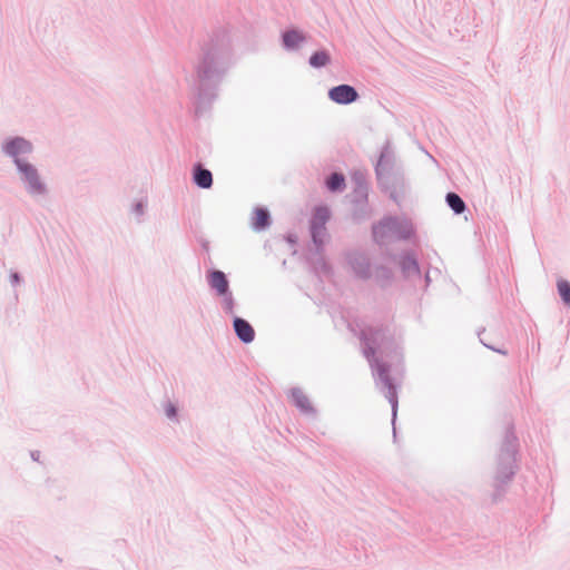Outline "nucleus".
I'll list each match as a JSON object with an SVG mask.
<instances>
[{"label":"nucleus","instance_id":"nucleus-25","mask_svg":"<svg viewBox=\"0 0 570 570\" xmlns=\"http://www.w3.org/2000/svg\"><path fill=\"white\" fill-rule=\"evenodd\" d=\"M557 291L562 303L570 307V282L564 278H559L557 281Z\"/></svg>","mask_w":570,"mask_h":570},{"label":"nucleus","instance_id":"nucleus-13","mask_svg":"<svg viewBox=\"0 0 570 570\" xmlns=\"http://www.w3.org/2000/svg\"><path fill=\"white\" fill-rule=\"evenodd\" d=\"M272 215L266 206H255L250 216V227L254 232H264L272 225Z\"/></svg>","mask_w":570,"mask_h":570},{"label":"nucleus","instance_id":"nucleus-1","mask_svg":"<svg viewBox=\"0 0 570 570\" xmlns=\"http://www.w3.org/2000/svg\"><path fill=\"white\" fill-rule=\"evenodd\" d=\"M232 30L230 23H218L199 43L195 66L196 96L193 102L195 118L203 117L212 109L218 96L219 86L232 66L234 57Z\"/></svg>","mask_w":570,"mask_h":570},{"label":"nucleus","instance_id":"nucleus-26","mask_svg":"<svg viewBox=\"0 0 570 570\" xmlns=\"http://www.w3.org/2000/svg\"><path fill=\"white\" fill-rule=\"evenodd\" d=\"M292 397L298 407L303 410L309 409V401L301 391H293Z\"/></svg>","mask_w":570,"mask_h":570},{"label":"nucleus","instance_id":"nucleus-3","mask_svg":"<svg viewBox=\"0 0 570 570\" xmlns=\"http://www.w3.org/2000/svg\"><path fill=\"white\" fill-rule=\"evenodd\" d=\"M375 173V179L381 193L385 194L396 205H401L402 199L406 196L410 185L405 177L403 166L389 167Z\"/></svg>","mask_w":570,"mask_h":570},{"label":"nucleus","instance_id":"nucleus-20","mask_svg":"<svg viewBox=\"0 0 570 570\" xmlns=\"http://www.w3.org/2000/svg\"><path fill=\"white\" fill-rule=\"evenodd\" d=\"M445 203L454 215H461L468 210V205L463 198L455 191H448L445 195Z\"/></svg>","mask_w":570,"mask_h":570},{"label":"nucleus","instance_id":"nucleus-33","mask_svg":"<svg viewBox=\"0 0 570 570\" xmlns=\"http://www.w3.org/2000/svg\"><path fill=\"white\" fill-rule=\"evenodd\" d=\"M377 370H379L381 373L385 372V370H384V367H383L382 365H377Z\"/></svg>","mask_w":570,"mask_h":570},{"label":"nucleus","instance_id":"nucleus-8","mask_svg":"<svg viewBox=\"0 0 570 570\" xmlns=\"http://www.w3.org/2000/svg\"><path fill=\"white\" fill-rule=\"evenodd\" d=\"M346 259L357 278L363 281L371 278V262L364 253L357 250L351 252L347 254Z\"/></svg>","mask_w":570,"mask_h":570},{"label":"nucleus","instance_id":"nucleus-19","mask_svg":"<svg viewBox=\"0 0 570 570\" xmlns=\"http://www.w3.org/2000/svg\"><path fill=\"white\" fill-rule=\"evenodd\" d=\"M374 279H375V283L382 289H386L393 283L394 273H393L392 268H390V267H387L385 265H379L375 268Z\"/></svg>","mask_w":570,"mask_h":570},{"label":"nucleus","instance_id":"nucleus-31","mask_svg":"<svg viewBox=\"0 0 570 570\" xmlns=\"http://www.w3.org/2000/svg\"><path fill=\"white\" fill-rule=\"evenodd\" d=\"M175 414H176L175 407L173 405H169L167 407V415L171 417V416H175Z\"/></svg>","mask_w":570,"mask_h":570},{"label":"nucleus","instance_id":"nucleus-10","mask_svg":"<svg viewBox=\"0 0 570 570\" xmlns=\"http://www.w3.org/2000/svg\"><path fill=\"white\" fill-rule=\"evenodd\" d=\"M331 218V210L326 205H317L313 208L309 218V233L327 234L326 224Z\"/></svg>","mask_w":570,"mask_h":570},{"label":"nucleus","instance_id":"nucleus-22","mask_svg":"<svg viewBox=\"0 0 570 570\" xmlns=\"http://www.w3.org/2000/svg\"><path fill=\"white\" fill-rule=\"evenodd\" d=\"M352 203L354 205L353 212H352V219L355 223H361L365 220L370 216V207L368 202L364 203L360 199H352Z\"/></svg>","mask_w":570,"mask_h":570},{"label":"nucleus","instance_id":"nucleus-12","mask_svg":"<svg viewBox=\"0 0 570 570\" xmlns=\"http://www.w3.org/2000/svg\"><path fill=\"white\" fill-rule=\"evenodd\" d=\"M191 181L200 189H210L214 185L213 173L202 161L191 167Z\"/></svg>","mask_w":570,"mask_h":570},{"label":"nucleus","instance_id":"nucleus-2","mask_svg":"<svg viewBox=\"0 0 570 570\" xmlns=\"http://www.w3.org/2000/svg\"><path fill=\"white\" fill-rule=\"evenodd\" d=\"M371 232L372 240L376 245H383L390 235L402 242H414L417 239V230L412 219L396 215H385L379 222L373 223Z\"/></svg>","mask_w":570,"mask_h":570},{"label":"nucleus","instance_id":"nucleus-17","mask_svg":"<svg viewBox=\"0 0 570 570\" xmlns=\"http://www.w3.org/2000/svg\"><path fill=\"white\" fill-rule=\"evenodd\" d=\"M324 186L330 193H343L346 188V177L342 171H332L325 177Z\"/></svg>","mask_w":570,"mask_h":570},{"label":"nucleus","instance_id":"nucleus-14","mask_svg":"<svg viewBox=\"0 0 570 570\" xmlns=\"http://www.w3.org/2000/svg\"><path fill=\"white\" fill-rule=\"evenodd\" d=\"M207 282L209 287L216 293L217 296L226 295L229 291V281L226 274L216 268L207 271Z\"/></svg>","mask_w":570,"mask_h":570},{"label":"nucleus","instance_id":"nucleus-23","mask_svg":"<svg viewBox=\"0 0 570 570\" xmlns=\"http://www.w3.org/2000/svg\"><path fill=\"white\" fill-rule=\"evenodd\" d=\"M223 298V309L230 315V321H246L245 318L234 314L235 301L232 291H227L226 295H219Z\"/></svg>","mask_w":570,"mask_h":570},{"label":"nucleus","instance_id":"nucleus-29","mask_svg":"<svg viewBox=\"0 0 570 570\" xmlns=\"http://www.w3.org/2000/svg\"><path fill=\"white\" fill-rule=\"evenodd\" d=\"M282 238L292 247H295L298 244V237L293 232H287L282 236Z\"/></svg>","mask_w":570,"mask_h":570},{"label":"nucleus","instance_id":"nucleus-21","mask_svg":"<svg viewBox=\"0 0 570 570\" xmlns=\"http://www.w3.org/2000/svg\"><path fill=\"white\" fill-rule=\"evenodd\" d=\"M312 244L308 246V255L307 256H321L325 253V236L327 234L323 233H309Z\"/></svg>","mask_w":570,"mask_h":570},{"label":"nucleus","instance_id":"nucleus-7","mask_svg":"<svg viewBox=\"0 0 570 570\" xmlns=\"http://www.w3.org/2000/svg\"><path fill=\"white\" fill-rule=\"evenodd\" d=\"M327 97L337 105L347 106L356 102L360 99V94L354 86L341 83L331 87L327 91Z\"/></svg>","mask_w":570,"mask_h":570},{"label":"nucleus","instance_id":"nucleus-28","mask_svg":"<svg viewBox=\"0 0 570 570\" xmlns=\"http://www.w3.org/2000/svg\"><path fill=\"white\" fill-rule=\"evenodd\" d=\"M9 281L13 287H17L23 283V277L18 271L11 269L9 273Z\"/></svg>","mask_w":570,"mask_h":570},{"label":"nucleus","instance_id":"nucleus-9","mask_svg":"<svg viewBox=\"0 0 570 570\" xmlns=\"http://www.w3.org/2000/svg\"><path fill=\"white\" fill-rule=\"evenodd\" d=\"M307 35L297 27L291 26L281 32V45L286 51H295L307 41Z\"/></svg>","mask_w":570,"mask_h":570},{"label":"nucleus","instance_id":"nucleus-32","mask_svg":"<svg viewBox=\"0 0 570 570\" xmlns=\"http://www.w3.org/2000/svg\"><path fill=\"white\" fill-rule=\"evenodd\" d=\"M424 281H425V285L428 286L430 284V282H431V277H430L429 272L425 274Z\"/></svg>","mask_w":570,"mask_h":570},{"label":"nucleus","instance_id":"nucleus-30","mask_svg":"<svg viewBox=\"0 0 570 570\" xmlns=\"http://www.w3.org/2000/svg\"><path fill=\"white\" fill-rule=\"evenodd\" d=\"M200 246L202 248L205 250V252H208L209 250V242L207 239H202L200 240Z\"/></svg>","mask_w":570,"mask_h":570},{"label":"nucleus","instance_id":"nucleus-16","mask_svg":"<svg viewBox=\"0 0 570 570\" xmlns=\"http://www.w3.org/2000/svg\"><path fill=\"white\" fill-rule=\"evenodd\" d=\"M399 167L401 164L396 163L394 151L391 148L390 141L387 140L381 148L379 158L374 165V171L383 170L389 167Z\"/></svg>","mask_w":570,"mask_h":570},{"label":"nucleus","instance_id":"nucleus-18","mask_svg":"<svg viewBox=\"0 0 570 570\" xmlns=\"http://www.w3.org/2000/svg\"><path fill=\"white\" fill-rule=\"evenodd\" d=\"M332 63V56L325 48L315 50L308 58V65L314 69H322Z\"/></svg>","mask_w":570,"mask_h":570},{"label":"nucleus","instance_id":"nucleus-27","mask_svg":"<svg viewBox=\"0 0 570 570\" xmlns=\"http://www.w3.org/2000/svg\"><path fill=\"white\" fill-rule=\"evenodd\" d=\"M146 208H147L146 199H139V200L135 202L131 206L132 213H135L137 216H142L145 214Z\"/></svg>","mask_w":570,"mask_h":570},{"label":"nucleus","instance_id":"nucleus-6","mask_svg":"<svg viewBox=\"0 0 570 570\" xmlns=\"http://www.w3.org/2000/svg\"><path fill=\"white\" fill-rule=\"evenodd\" d=\"M397 264L404 279H410L413 276L421 278L422 273L419 258L412 248L401 250Z\"/></svg>","mask_w":570,"mask_h":570},{"label":"nucleus","instance_id":"nucleus-24","mask_svg":"<svg viewBox=\"0 0 570 570\" xmlns=\"http://www.w3.org/2000/svg\"><path fill=\"white\" fill-rule=\"evenodd\" d=\"M234 327L236 334L243 342L249 343L253 341L255 332L250 326V323H234Z\"/></svg>","mask_w":570,"mask_h":570},{"label":"nucleus","instance_id":"nucleus-15","mask_svg":"<svg viewBox=\"0 0 570 570\" xmlns=\"http://www.w3.org/2000/svg\"><path fill=\"white\" fill-rule=\"evenodd\" d=\"M305 261L311 269L316 276L323 274L324 276H332L334 274L333 267L331 263L325 258L324 255L321 256H306Z\"/></svg>","mask_w":570,"mask_h":570},{"label":"nucleus","instance_id":"nucleus-4","mask_svg":"<svg viewBox=\"0 0 570 570\" xmlns=\"http://www.w3.org/2000/svg\"><path fill=\"white\" fill-rule=\"evenodd\" d=\"M16 170L27 194L30 196H46L49 193L48 186L42 180L37 167L29 160L16 166Z\"/></svg>","mask_w":570,"mask_h":570},{"label":"nucleus","instance_id":"nucleus-11","mask_svg":"<svg viewBox=\"0 0 570 570\" xmlns=\"http://www.w3.org/2000/svg\"><path fill=\"white\" fill-rule=\"evenodd\" d=\"M351 179L354 184L353 199H360L361 202L367 203L370 185L367 181L366 170L354 169L351 173Z\"/></svg>","mask_w":570,"mask_h":570},{"label":"nucleus","instance_id":"nucleus-5","mask_svg":"<svg viewBox=\"0 0 570 570\" xmlns=\"http://www.w3.org/2000/svg\"><path fill=\"white\" fill-rule=\"evenodd\" d=\"M35 146L31 140L23 136H9L1 144V151L11 158L14 167L27 161L24 156L31 155Z\"/></svg>","mask_w":570,"mask_h":570}]
</instances>
